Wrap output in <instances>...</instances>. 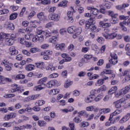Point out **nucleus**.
<instances>
[{"instance_id":"59","label":"nucleus","mask_w":130,"mask_h":130,"mask_svg":"<svg viewBox=\"0 0 130 130\" xmlns=\"http://www.w3.org/2000/svg\"><path fill=\"white\" fill-rule=\"evenodd\" d=\"M54 25V23H53V22H50L46 24L45 28H51V27H52V26H53Z\"/></svg>"},{"instance_id":"3","label":"nucleus","mask_w":130,"mask_h":130,"mask_svg":"<svg viewBox=\"0 0 130 130\" xmlns=\"http://www.w3.org/2000/svg\"><path fill=\"white\" fill-rule=\"evenodd\" d=\"M48 19L53 22H58L60 20V15L56 13L50 14L48 15Z\"/></svg>"},{"instance_id":"4","label":"nucleus","mask_w":130,"mask_h":130,"mask_svg":"<svg viewBox=\"0 0 130 130\" xmlns=\"http://www.w3.org/2000/svg\"><path fill=\"white\" fill-rule=\"evenodd\" d=\"M95 18L90 17L89 19L85 22V29H90L92 25H94L96 21H95Z\"/></svg>"},{"instance_id":"62","label":"nucleus","mask_w":130,"mask_h":130,"mask_svg":"<svg viewBox=\"0 0 130 130\" xmlns=\"http://www.w3.org/2000/svg\"><path fill=\"white\" fill-rule=\"evenodd\" d=\"M31 53H36L38 51H39V49L38 48H31L30 50Z\"/></svg>"},{"instance_id":"64","label":"nucleus","mask_w":130,"mask_h":130,"mask_svg":"<svg viewBox=\"0 0 130 130\" xmlns=\"http://www.w3.org/2000/svg\"><path fill=\"white\" fill-rule=\"evenodd\" d=\"M129 80H130V75L128 74V75H127L125 76V78L124 79V82L125 83H127V82H128V81H129Z\"/></svg>"},{"instance_id":"21","label":"nucleus","mask_w":130,"mask_h":130,"mask_svg":"<svg viewBox=\"0 0 130 130\" xmlns=\"http://www.w3.org/2000/svg\"><path fill=\"white\" fill-rule=\"evenodd\" d=\"M68 1H62L58 4V7H60L61 8H67L68 6Z\"/></svg>"},{"instance_id":"39","label":"nucleus","mask_w":130,"mask_h":130,"mask_svg":"<svg viewBox=\"0 0 130 130\" xmlns=\"http://www.w3.org/2000/svg\"><path fill=\"white\" fill-rule=\"evenodd\" d=\"M59 93V89H54L50 91V94L51 95H56Z\"/></svg>"},{"instance_id":"11","label":"nucleus","mask_w":130,"mask_h":130,"mask_svg":"<svg viewBox=\"0 0 130 130\" xmlns=\"http://www.w3.org/2000/svg\"><path fill=\"white\" fill-rule=\"evenodd\" d=\"M130 118V113H127L126 115L123 116L119 121V123H124L126 122Z\"/></svg>"},{"instance_id":"36","label":"nucleus","mask_w":130,"mask_h":130,"mask_svg":"<svg viewBox=\"0 0 130 130\" xmlns=\"http://www.w3.org/2000/svg\"><path fill=\"white\" fill-rule=\"evenodd\" d=\"M86 110L87 111H94V112H97V108L96 109H95L94 106H89L86 107Z\"/></svg>"},{"instance_id":"57","label":"nucleus","mask_w":130,"mask_h":130,"mask_svg":"<svg viewBox=\"0 0 130 130\" xmlns=\"http://www.w3.org/2000/svg\"><path fill=\"white\" fill-rule=\"evenodd\" d=\"M57 46H58L59 49H60V50H64V47L66 46V44L62 43L59 45H56V47H57Z\"/></svg>"},{"instance_id":"17","label":"nucleus","mask_w":130,"mask_h":130,"mask_svg":"<svg viewBox=\"0 0 130 130\" xmlns=\"http://www.w3.org/2000/svg\"><path fill=\"white\" fill-rule=\"evenodd\" d=\"M26 111L27 112H31V111H32V108L27 107L26 109H20L18 111V113H20V114H23L25 113Z\"/></svg>"},{"instance_id":"26","label":"nucleus","mask_w":130,"mask_h":130,"mask_svg":"<svg viewBox=\"0 0 130 130\" xmlns=\"http://www.w3.org/2000/svg\"><path fill=\"white\" fill-rule=\"evenodd\" d=\"M58 39L57 37L53 36L51 38H50L49 41L50 43H53V44H55L57 42Z\"/></svg>"},{"instance_id":"46","label":"nucleus","mask_w":130,"mask_h":130,"mask_svg":"<svg viewBox=\"0 0 130 130\" xmlns=\"http://www.w3.org/2000/svg\"><path fill=\"white\" fill-rule=\"evenodd\" d=\"M129 98H130V95L127 94H126L125 95H124L121 99L122 100V101H123V102H124V103L125 104V103H126V102H125V101H126V100H129Z\"/></svg>"},{"instance_id":"58","label":"nucleus","mask_w":130,"mask_h":130,"mask_svg":"<svg viewBox=\"0 0 130 130\" xmlns=\"http://www.w3.org/2000/svg\"><path fill=\"white\" fill-rule=\"evenodd\" d=\"M43 52H44L45 54H46L48 56H50V55H52V53H53L52 51H50V50H45Z\"/></svg>"},{"instance_id":"63","label":"nucleus","mask_w":130,"mask_h":130,"mask_svg":"<svg viewBox=\"0 0 130 130\" xmlns=\"http://www.w3.org/2000/svg\"><path fill=\"white\" fill-rule=\"evenodd\" d=\"M124 25H125V26H130V18L128 19V20H124L122 22Z\"/></svg>"},{"instance_id":"8","label":"nucleus","mask_w":130,"mask_h":130,"mask_svg":"<svg viewBox=\"0 0 130 130\" xmlns=\"http://www.w3.org/2000/svg\"><path fill=\"white\" fill-rule=\"evenodd\" d=\"M32 42H42L43 40H44V37L43 36H34L32 35Z\"/></svg>"},{"instance_id":"54","label":"nucleus","mask_w":130,"mask_h":130,"mask_svg":"<svg viewBox=\"0 0 130 130\" xmlns=\"http://www.w3.org/2000/svg\"><path fill=\"white\" fill-rule=\"evenodd\" d=\"M81 33H82V27H76V29L75 30V34H76L77 35H80Z\"/></svg>"},{"instance_id":"47","label":"nucleus","mask_w":130,"mask_h":130,"mask_svg":"<svg viewBox=\"0 0 130 130\" xmlns=\"http://www.w3.org/2000/svg\"><path fill=\"white\" fill-rule=\"evenodd\" d=\"M17 17H18V13H12L10 16V20H15V19H17Z\"/></svg>"},{"instance_id":"14","label":"nucleus","mask_w":130,"mask_h":130,"mask_svg":"<svg viewBox=\"0 0 130 130\" xmlns=\"http://www.w3.org/2000/svg\"><path fill=\"white\" fill-rule=\"evenodd\" d=\"M119 74L118 76L120 77V78H122V77H125V76H127L128 74V71L125 70L124 71H122V69L120 68L119 69Z\"/></svg>"},{"instance_id":"33","label":"nucleus","mask_w":130,"mask_h":130,"mask_svg":"<svg viewBox=\"0 0 130 130\" xmlns=\"http://www.w3.org/2000/svg\"><path fill=\"white\" fill-rule=\"evenodd\" d=\"M91 58H93V55H84V61L85 62H89L90 61V59H91Z\"/></svg>"},{"instance_id":"51","label":"nucleus","mask_w":130,"mask_h":130,"mask_svg":"<svg viewBox=\"0 0 130 130\" xmlns=\"http://www.w3.org/2000/svg\"><path fill=\"white\" fill-rule=\"evenodd\" d=\"M41 94H36V95H30V98L31 99V100H36V99H38L40 97H41Z\"/></svg>"},{"instance_id":"61","label":"nucleus","mask_w":130,"mask_h":130,"mask_svg":"<svg viewBox=\"0 0 130 130\" xmlns=\"http://www.w3.org/2000/svg\"><path fill=\"white\" fill-rule=\"evenodd\" d=\"M25 12H26V7H24L20 12L19 16L23 17V16H24V13H25Z\"/></svg>"},{"instance_id":"32","label":"nucleus","mask_w":130,"mask_h":130,"mask_svg":"<svg viewBox=\"0 0 130 130\" xmlns=\"http://www.w3.org/2000/svg\"><path fill=\"white\" fill-rule=\"evenodd\" d=\"M70 10H71V11H69L68 12V17H73V13H76V10H74V7H73V6H71L70 7Z\"/></svg>"},{"instance_id":"37","label":"nucleus","mask_w":130,"mask_h":130,"mask_svg":"<svg viewBox=\"0 0 130 130\" xmlns=\"http://www.w3.org/2000/svg\"><path fill=\"white\" fill-rule=\"evenodd\" d=\"M106 80H108V77H106L104 78H103L102 79H99L98 80V85L101 86V85H103L104 84V82L106 81Z\"/></svg>"},{"instance_id":"55","label":"nucleus","mask_w":130,"mask_h":130,"mask_svg":"<svg viewBox=\"0 0 130 130\" xmlns=\"http://www.w3.org/2000/svg\"><path fill=\"white\" fill-rule=\"evenodd\" d=\"M3 126L4 127H11L12 126V122H7L3 123Z\"/></svg>"},{"instance_id":"23","label":"nucleus","mask_w":130,"mask_h":130,"mask_svg":"<svg viewBox=\"0 0 130 130\" xmlns=\"http://www.w3.org/2000/svg\"><path fill=\"white\" fill-rule=\"evenodd\" d=\"M35 68V66L32 64H28L25 66V70L26 71H33Z\"/></svg>"},{"instance_id":"50","label":"nucleus","mask_w":130,"mask_h":130,"mask_svg":"<svg viewBox=\"0 0 130 130\" xmlns=\"http://www.w3.org/2000/svg\"><path fill=\"white\" fill-rule=\"evenodd\" d=\"M33 37V34L28 33L25 35V38L26 40H31Z\"/></svg>"},{"instance_id":"45","label":"nucleus","mask_w":130,"mask_h":130,"mask_svg":"<svg viewBox=\"0 0 130 130\" xmlns=\"http://www.w3.org/2000/svg\"><path fill=\"white\" fill-rule=\"evenodd\" d=\"M72 85H73V81H71V80H67L64 84V87L65 88H68L70 86H72Z\"/></svg>"},{"instance_id":"15","label":"nucleus","mask_w":130,"mask_h":130,"mask_svg":"<svg viewBox=\"0 0 130 130\" xmlns=\"http://www.w3.org/2000/svg\"><path fill=\"white\" fill-rule=\"evenodd\" d=\"M37 17L40 21H45L47 19V17L44 15V13L40 12L37 14Z\"/></svg>"},{"instance_id":"6","label":"nucleus","mask_w":130,"mask_h":130,"mask_svg":"<svg viewBox=\"0 0 130 130\" xmlns=\"http://www.w3.org/2000/svg\"><path fill=\"white\" fill-rule=\"evenodd\" d=\"M114 105L115 106V108H121L125 105V103L122 101L121 99L119 100H118L113 103Z\"/></svg>"},{"instance_id":"44","label":"nucleus","mask_w":130,"mask_h":130,"mask_svg":"<svg viewBox=\"0 0 130 130\" xmlns=\"http://www.w3.org/2000/svg\"><path fill=\"white\" fill-rule=\"evenodd\" d=\"M90 14H92L93 16H97L98 15V9L93 8L92 10L90 11Z\"/></svg>"},{"instance_id":"60","label":"nucleus","mask_w":130,"mask_h":130,"mask_svg":"<svg viewBox=\"0 0 130 130\" xmlns=\"http://www.w3.org/2000/svg\"><path fill=\"white\" fill-rule=\"evenodd\" d=\"M43 31H44L42 30L40 27H38L37 29V34L38 35H41V36H42V35L43 34Z\"/></svg>"},{"instance_id":"27","label":"nucleus","mask_w":130,"mask_h":130,"mask_svg":"<svg viewBox=\"0 0 130 130\" xmlns=\"http://www.w3.org/2000/svg\"><path fill=\"white\" fill-rule=\"evenodd\" d=\"M73 120L74 122L76 123H80V122H82V117H81V115H79L76 116L74 119Z\"/></svg>"},{"instance_id":"52","label":"nucleus","mask_w":130,"mask_h":130,"mask_svg":"<svg viewBox=\"0 0 130 130\" xmlns=\"http://www.w3.org/2000/svg\"><path fill=\"white\" fill-rule=\"evenodd\" d=\"M122 95H124V94L122 93V91H121V90H120L118 92L115 93V97H116V98H119V97H120L121 96H122Z\"/></svg>"},{"instance_id":"38","label":"nucleus","mask_w":130,"mask_h":130,"mask_svg":"<svg viewBox=\"0 0 130 130\" xmlns=\"http://www.w3.org/2000/svg\"><path fill=\"white\" fill-rule=\"evenodd\" d=\"M111 110L109 108L107 109H103L101 110H100V114H105V113H109V112H110Z\"/></svg>"},{"instance_id":"5","label":"nucleus","mask_w":130,"mask_h":130,"mask_svg":"<svg viewBox=\"0 0 130 130\" xmlns=\"http://www.w3.org/2000/svg\"><path fill=\"white\" fill-rule=\"evenodd\" d=\"M110 56L111 57V58L109 60V62H110V63L112 64H116V63L118 62L117 54L115 53H111Z\"/></svg>"},{"instance_id":"40","label":"nucleus","mask_w":130,"mask_h":130,"mask_svg":"<svg viewBox=\"0 0 130 130\" xmlns=\"http://www.w3.org/2000/svg\"><path fill=\"white\" fill-rule=\"evenodd\" d=\"M108 15L111 17L112 18L117 17L118 16V14L114 13V12L112 11H109L108 12Z\"/></svg>"},{"instance_id":"56","label":"nucleus","mask_w":130,"mask_h":130,"mask_svg":"<svg viewBox=\"0 0 130 130\" xmlns=\"http://www.w3.org/2000/svg\"><path fill=\"white\" fill-rule=\"evenodd\" d=\"M5 37H7V34L4 32H1L0 33V41H3L4 40V38Z\"/></svg>"},{"instance_id":"2","label":"nucleus","mask_w":130,"mask_h":130,"mask_svg":"<svg viewBox=\"0 0 130 130\" xmlns=\"http://www.w3.org/2000/svg\"><path fill=\"white\" fill-rule=\"evenodd\" d=\"M105 32L103 33V36L106 38V39H109L110 40H112V39H114L116 37V33L112 32L108 33L110 31V30L108 28L104 29Z\"/></svg>"},{"instance_id":"22","label":"nucleus","mask_w":130,"mask_h":130,"mask_svg":"<svg viewBox=\"0 0 130 130\" xmlns=\"http://www.w3.org/2000/svg\"><path fill=\"white\" fill-rule=\"evenodd\" d=\"M117 90V86L112 87L108 92V95H112L114 94L115 92Z\"/></svg>"},{"instance_id":"29","label":"nucleus","mask_w":130,"mask_h":130,"mask_svg":"<svg viewBox=\"0 0 130 130\" xmlns=\"http://www.w3.org/2000/svg\"><path fill=\"white\" fill-rule=\"evenodd\" d=\"M119 113H120V111H119V110H116L114 112L110 114V119H112L114 116H116V115H118Z\"/></svg>"},{"instance_id":"43","label":"nucleus","mask_w":130,"mask_h":130,"mask_svg":"<svg viewBox=\"0 0 130 130\" xmlns=\"http://www.w3.org/2000/svg\"><path fill=\"white\" fill-rule=\"evenodd\" d=\"M25 75L24 74H18L15 77V80H22L25 79Z\"/></svg>"},{"instance_id":"30","label":"nucleus","mask_w":130,"mask_h":130,"mask_svg":"<svg viewBox=\"0 0 130 130\" xmlns=\"http://www.w3.org/2000/svg\"><path fill=\"white\" fill-rule=\"evenodd\" d=\"M46 81H47V77L43 78L38 81V85H42H42H45L44 83H45Z\"/></svg>"},{"instance_id":"20","label":"nucleus","mask_w":130,"mask_h":130,"mask_svg":"<svg viewBox=\"0 0 130 130\" xmlns=\"http://www.w3.org/2000/svg\"><path fill=\"white\" fill-rule=\"evenodd\" d=\"M100 25L103 28H106V29H107V28H108V27H110L111 26V23H104V22H103V21H100Z\"/></svg>"},{"instance_id":"18","label":"nucleus","mask_w":130,"mask_h":130,"mask_svg":"<svg viewBox=\"0 0 130 130\" xmlns=\"http://www.w3.org/2000/svg\"><path fill=\"white\" fill-rule=\"evenodd\" d=\"M77 29V27L76 26H72L68 28V32L70 34H74V33H76V30Z\"/></svg>"},{"instance_id":"35","label":"nucleus","mask_w":130,"mask_h":130,"mask_svg":"<svg viewBox=\"0 0 130 130\" xmlns=\"http://www.w3.org/2000/svg\"><path fill=\"white\" fill-rule=\"evenodd\" d=\"M111 24H117L119 23V19L118 18V15L116 17H113L111 21Z\"/></svg>"},{"instance_id":"31","label":"nucleus","mask_w":130,"mask_h":130,"mask_svg":"<svg viewBox=\"0 0 130 130\" xmlns=\"http://www.w3.org/2000/svg\"><path fill=\"white\" fill-rule=\"evenodd\" d=\"M36 66L38 69L43 70L44 69V66H45V63L43 62H41L40 63H36Z\"/></svg>"},{"instance_id":"19","label":"nucleus","mask_w":130,"mask_h":130,"mask_svg":"<svg viewBox=\"0 0 130 130\" xmlns=\"http://www.w3.org/2000/svg\"><path fill=\"white\" fill-rule=\"evenodd\" d=\"M45 88V84H43L42 85L41 84H40L39 85L36 86L34 88V91H41V90H43Z\"/></svg>"},{"instance_id":"1","label":"nucleus","mask_w":130,"mask_h":130,"mask_svg":"<svg viewBox=\"0 0 130 130\" xmlns=\"http://www.w3.org/2000/svg\"><path fill=\"white\" fill-rule=\"evenodd\" d=\"M98 89H93L90 91V94L85 99L86 103H91L94 100L97 102L98 101Z\"/></svg>"},{"instance_id":"41","label":"nucleus","mask_w":130,"mask_h":130,"mask_svg":"<svg viewBox=\"0 0 130 130\" xmlns=\"http://www.w3.org/2000/svg\"><path fill=\"white\" fill-rule=\"evenodd\" d=\"M100 7L101 8V7H103V8H106V9H110L111 8V5L107 3H103V4L101 5Z\"/></svg>"},{"instance_id":"49","label":"nucleus","mask_w":130,"mask_h":130,"mask_svg":"<svg viewBox=\"0 0 130 130\" xmlns=\"http://www.w3.org/2000/svg\"><path fill=\"white\" fill-rule=\"evenodd\" d=\"M8 29L9 30H15V25L11 22H9L8 25Z\"/></svg>"},{"instance_id":"7","label":"nucleus","mask_w":130,"mask_h":130,"mask_svg":"<svg viewBox=\"0 0 130 130\" xmlns=\"http://www.w3.org/2000/svg\"><path fill=\"white\" fill-rule=\"evenodd\" d=\"M2 64H4L5 67V69L7 72H11L12 71V67H13V64L9 62L8 60L6 61L4 60L2 62Z\"/></svg>"},{"instance_id":"10","label":"nucleus","mask_w":130,"mask_h":130,"mask_svg":"<svg viewBox=\"0 0 130 130\" xmlns=\"http://www.w3.org/2000/svg\"><path fill=\"white\" fill-rule=\"evenodd\" d=\"M18 51L16 49V47H15V46H11L9 48V54H10V55H11V56L17 55V54H18Z\"/></svg>"},{"instance_id":"24","label":"nucleus","mask_w":130,"mask_h":130,"mask_svg":"<svg viewBox=\"0 0 130 130\" xmlns=\"http://www.w3.org/2000/svg\"><path fill=\"white\" fill-rule=\"evenodd\" d=\"M129 90H130V85H127L124 88L121 89V91H122L123 95H125V94H126V93H127V92H128Z\"/></svg>"},{"instance_id":"53","label":"nucleus","mask_w":130,"mask_h":130,"mask_svg":"<svg viewBox=\"0 0 130 130\" xmlns=\"http://www.w3.org/2000/svg\"><path fill=\"white\" fill-rule=\"evenodd\" d=\"M106 90H107L106 86L105 85H103L99 88L98 91L99 93H100V92H103V91H106Z\"/></svg>"},{"instance_id":"9","label":"nucleus","mask_w":130,"mask_h":130,"mask_svg":"<svg viewBox=\"0 0 130 130\" xmlns=\"http://www.w3.org/2000/svg\"><path fill=\"white\" fill-rule=\"evenodd\" d=\"M16 114L15 113H10L9 114H6L4 117V120H10L11 118H15L16 117Z\"/></svg>"},{"instance_id":"25","label":"nucleus","mask_w":130,"mask_h":130,"mask_svg":"<svg viewBox=\"0 0 130 130\" xmlns=\"http://www.w3.org/2000/svg\"><path fill=\"white\" fill-rule=\"evenodd\" d=\"M5 42L7 45L12 46L14 44V41L13 39L7 38L6 39Z\"/></svg>"},{"instance_id":"42","label":"nucleus","mask_w":130,"mask_h":130,"mask_svg":"<svg viewBox=\"0 0 130 130\" xmlns=\"http://www.w3.org/2000/svg\"><path fill=\"white\" fill-rule=\"evenodd\" d=\"M111 124H114V122H113L112 119H110V117L109 118L108 121H107L105 123V126H110Z\"/></svg>"},{"instance_id":"28","label":"nucleus","mask_w":130,"mask_h":130,"mask_svg":"<svg viewBox=\"0 0 130 130\" xmlns=\"http://www.w3.org/2000/svg\"><path fill=\"white\" fill-rule=\"evenodd\" d=\"M78 114L81 115V116H84V117H86V118H88L89 117V114H88L86 111H81L79 112Z\"/></svg>"},{"instance_id":"12","label":"nucleus","mask_w":130,"mask_h":130,"mask_svg":"<svg viewBox=\"0 0 130 130\" xmlns=\"http://www.w3.org/2000/svg\"><path fill=\"white\" fill-rule=\"evenodd\" d=\"M11 93H15L16 92H19V91H20V86H18V84L16 83L12 84L11 85Z\"/></svg>"},{"instance_id":"34","label":"nucleus","mask_w":130,"mask_h":130,"mask_svg":"<svg viewBox=\"0 0 130 130\" xmlns=\"http://www.w3.org/2000/svg\"><path fill=\"white\" fill-rule=\"evenodd\" d=\"M45 104V101L43 100H39L36 102V106H42Z\"/></svg>"},{"instance_id":"48","label":"nucleus","mask_w":130,"mask_h":130,"mask_svg":"<svg viewBox=\"0 0 130 130\" xmlns=\"http://www.w3.org/2000/svg\"><path fill=\"white\" fill-rule=\"evenodd\" d=\"M38 123L39 126H45L46 125V122L44 120H39Z\"/></svg>"},{"instance_id":"13","label":"nucleus","mask_w":130,"mask_h":130,"mask_svg":"<svg viewBox=\"0 0 130 130\" xmlns=\"http://www.w3.org/2000/svg\"><path fill=\"white\" fill-rule=\"evenodd\" d=\"M56 84H57V80H50L46 84V87L47 88H52V87L56 86Z\"/></svg>"},{"instance_id":"16","label":"nucleus","mask_w":130,"mask_h":130,"mask_svg":"<svg viewBox=\"0 0 130 130\" xmlns=\"http://www.w3.org/2000/svg\"><path fill=\"white\" fill-rule=\"evenodd\" d=\"M107 75H111V71L108 70H104V72H102L101 73V75L103 79H104V78H108V77L106 76Z\"/></svg>"}]
</instances>
